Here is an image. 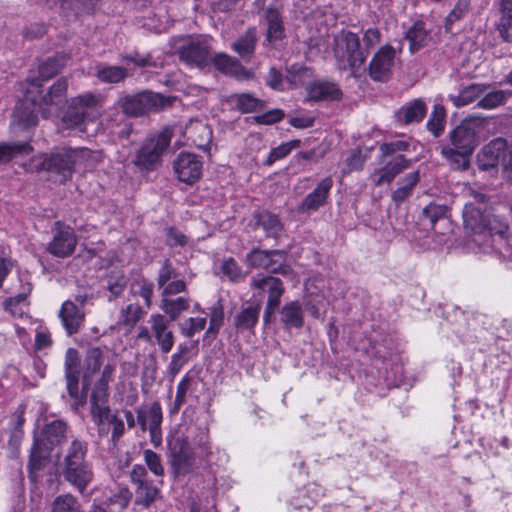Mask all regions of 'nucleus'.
<instances>
[{
	"mask_svg": "<svg viewBox=\"0 0 512 512\" xmlns=\"http://www.w3.org/2000/svg\"><path fill=\"white\" fill-rule=\"evenodd\" d=\"M64 64V56L49 58L39 66L38 77L27 80L24 99L14 112L15 120L21 122L25 128L36 125V109L43 118H49L59 111L67 90V81L65 79L57 80L43 97H40V87L42 82L56 75Z\"/></svg>",
	"mask_w": 512,
	"mask_h": 512,
	"instance_id": "1",
	"label": "nucleus"
},
{
	"mask_svg": "<svg viewBox=\"0 0 512 512\" xmlns=\"http://www.w3.org/2000/svg\"><path fill=\"white\" fill-rule=\"evenodd\" d=\"M102 161L99 151L88 148H63L50 156H39L32 159L29 169L54 172L62 181L71 178L73 173H85L94 170Z\"/></svg>",
	"mask_w": 512,
	"mask_h": 512,
	"instance_id": "2",
	"label": "nucleus"
},
{
	"mask_svg": "<svg viewBox=\"0 0 512 512\" xmlns=\"http://www.w3.org/2000/svg\"><path fill=\"white\" fill-rule=\"evenodd\" d=\"M363 41L366 48L360 47L359 37L350 31H342L334 37L333 53L340 69H349L355 77L364 71L369 49L380 41V32L376 28L365 31Z\"/></svg>",
	"mask_w": 512,
	"mask_h": 512,
	"instance_id": "3",
	"label": "nucleus"
},
{
	"mask_svg": "<svg viewBox=\"0 0 512 512\" xmlns=\"http://www.w3.org/2000/svg\"><path fill=\"white\" fill-rule=\"evenodd\" d=\"M468 193L473 197V201L465 204L463 210V221L465 228L479 237L483 235V240L488 237V233H493L498 229L499 219L491 215L485 203V196L472 189Z\"/></svg>",
	"mask_w": 512,
	"mask_h": 512,
	"instance_id": "4",
	"label": "nucleus"
},
{
	"mask_svg": "<svg viewBox=\"0 0 512 512\" xmlns=\"http://www.w3.org/2000/svg\"><path fill=\"white\" fill-rule=\"evenodd\" d=\"M99 100L91 93L71 99L70 105L62 122L65 128L86 131V126L95 122L100 116Z\"/></svg>",
	"mask_w": 512,
	"mask_h": 512,
	"instance_id": "5",
	"label": "nucleus"
},
{
	"mask_svg": "<svg viewBox=\"0 0 512 512\" xmlns=\"http://www.w3.org/2000/svg\"><path fill=\"white\" fill-rule=\"evenodd\" d=\"M91 414L100 435H108L111 430L114 442L123 436L125 431L124 422L116 414L111 413L107 406L105 389H98L96 392H92Z\"/></svg>",
	"mask_w": 512,
	"mask_h": 512,
	"instance_id": "6",
	"label": "nucleus"
},
{
	"mask_svg": "<svg viewBox=\"0 0 512 512\" xmlns=\"http://www.w3.org/2000/svg\"><path fill=\"white\" fill-rule=\"evenodd\" d=\"M66 437V424L60 420H53L46 424L39 437L35 438L30 455V466L39 469L41 460L48 457L54 447L58 446Z\"/></svg>",
	"mask_w": 512,
	"mask_h": 512,
	"instance_id": "7",
	"label": "nucleus"
},
{
	"mask_svg": "<svg viewBox=\"0 0 512 512\" xmlns=\"http://www.w3.org/2000/svg\"><path fill=\"white\" fill-rule=\"evenodd\" d=\"M171 141V132L166 129L157 136L147 139L138 150L134 164L144 170L154 169L161 161L163 152Z\"/></svg>",
	"mask_w": 512,
	"mask_h": 512,
	"instance_id": "8",
	"label": "nucleus"
},
{
	"mask_svg": "<svg viewBox=\"0 0 512 512\" xmlns=\"http://www.w3.org/2000/svg\"><path fill=\"white\" fill-rule=\"evenodd\" d=\"M211 38L197 36L189 38L179 47L178 53L181 61L192 67H205L211 63Z\"/></svg>",
	"mask_w": 512,
	"mask_h": 512,
	"instance_id": "9",
	"label": "nucleus"
},
{
	"mask_svg": "<svg viewBox=\"0 0 512 512\" xmlns=\"http://www.w3.org/2000/svg\"><path fill=\"white\" fill-rule=\"evenodd\" d=\"M169 104V99L158 93L148 91L133 96H126L120 100L123 112L130 116H139L163 108Z\"/></svg>",
	"mask_w": 512,
	"mask_h": 512,
	"instance_id": "10",
	"label": "nucleus"
},
{
	"mask_svg": "<svg viewBox=\"0 0 512 512\" xmlns=\"http://www.w3.org/2000/svg\"><path fill=\"white\" fill-rule=\"evenodd\" d=\"M253 290H257L260 296L267 294V304L265 308L264 320L269 318L278 309L282 295L284 294V286L279 278L273 276L253 277L250 284Z\"/></svg>",
	"mask_w": 512,
	"mask_h": 512,
	"instance_id": "11",
	"label": "nucleus"
},
{
	"mask_svg": "<svg viewBox=\"0 0 512 512\" xmlns=\"http://www.w3.org/2000/svg\"><path fill=\"white\" fill-rule=\"evenodd\" d=\"M203 163L199 156L182 152L173 161V170L177 179L186 184H193L202 175Z\"/></svg>",
	"mask_w": 512,
	"mask_h": 512,
	"instance_id": "12",
	"label": "nucleus"
},
{
	"mask_svg": "<svg viewBox=\"0 0 512 512\" xmlns=\"http://www.w3.org/2000/svg\"><path fill=\"white\" fill-rule=\"evenodd\" d=\"M77 245V237L74 230L61 222H56L54 235L48 244L47 250L56 257L65 258L70 256Z\"/></svg>",
	"mask_w": 512,
	"mask_h": 512,
	"instance_id": "13",
	"label": "nucleus"
},
{
	"mask_svg": "<svg viewBox=\"0 0 512 512\" xmlns=\"http://www.w3.org/2000/svg\"><path fill=\"white\" fill-rule=\"evenodd\" d=\"M284 254L280 251H263L254 249L246 256V263L251 268H262L271 273L286 274L287 267L283 265Z\"/></svg>",
	"mask_w": 512,
	"mask_h": 512,
	"instance_id": "14",
	"label": "nucleus"
},
{
	"mask_svg": "<svg viewBox=\"0 0 512 512\" xmlns=\"http://www.w3.org/2000/svg\"><path fill=\"white\" fill-rule=\"evenodd\" d=\"M396 52L391 46L381 47L372 57L369 74L373 80L383 81L389 78L395 64Z\"/></svg>",
	"mask_w": 512,
	"mask_h": 512,
	"instance_id": "15",
	"label": "nucleus"
},
{
	"mask_svg": "<svg viewBox=\"0 0 512 512\" xmlns=\"http://www.w3.org/2000/svg\"><path fill=\"white\" fill-rule=\"evenodd\" d=\"M478 123L473 120H465L451 133V143L455 149L464 151V154H472L477 146Z\"/></svg>",
	"mask_w": 512,
	"mask_h": 512,
	"instance_id": "16",
	"label": "nucleus"
},
{
	"mask_svg": "<svg viewBox=\"0 0 512 512\" xmlns=\"http://www.w3.org/2000/svg\"><path fill=\"white\" fill-rule=\"evenodd\" d=\"M474 242L481 245L484 253H494L499 258L512 261V244L503 231L496 229L493 233L489 232L483 242L477 238Z\"/></svg>",
	"mask_w": 512,
	"mask_h": 512,
	"instance_id": "17",
	"label": "nucleus"
},
{
	"mask_svg": "<svg viewBox=\"0 0 512 512\" xmlns=\"http://www.w3.org/2000/svg\"><path fill=\"white\" fill-rule=\"evenodd\" d=\"M151 334L163 353L171 351L174 345V334L169 328L170 321L160 313H154L149 319Z\"/></svg>",
	"mask_w": 512,
	"mask_h": 512,
	"instance_id": "18",
	"label": "nucleus"
},
{
	"mask_svg": "<svg viewBox=\"0 0 512 512\" xmlns=\"http://www.w3.org/2000/svg\"><path fill=\"white\" fill-rule=\"evenodd\" d=\"M507 144L502 138H497L485 145L478 153L477 162L479 168L488 170L498 165L506 152Z\"/></svg>",
	"mask_w": 512,
	"mask_h": 512,
	"instance_id": "19",
	"label": "nucleus"
},
{
	"mask_svg": "<svg viewBox=\"0 0 512 512\" xmlns=\"http://www.w3.org/2000/svg\"><path fill=\"white\" fill-rule=\"evenodd\" d=\"M169 447L177 472L187 473L190 471L194 456L187 441L184 438L175 437L169 441Z\"/></svg>",
	"mask_w": 512,
	"mask_h": 512,
	"instance_id": "20",
	"label": "nucleus"
},
{
	"mask_svg": "<svg viewBox=\"0 0 512 512\" xmlns=\"http://www.w3.org/2000/svg\"><path fill=\"white\" fill-rule=\"evenodd\" d=\"M63 476L67 482L83 492L93 479L90 463L63 466Z\"/></svg>",
	"mask_w": 512,
	"mask_h": 512,
	"instance_id": "21",
	"label": "nucleus"
},
{
	"mask_svg": "<svg viewBox=\"0 0 512 512\" xmlns=\"http://www.w3.org/2000/svg\"><path fill=\"white\" fill-rule=\"evenodd\" d=\"M62 324L69 335L77 333L83 325L85 313L74 302L67 300L59 312Z\"/></svg>",
	"mask_w": 512,
	"mask_h": 512,
	"instance_id": "22",
	"label": "nucleus"
},
{
	"mask_svg": "<svg viewBox=\"0 0 512 512\" xmlns=\"http://www.w3.org/2000/svg\"><path fill=\"white\" fill-rule=\"evenodd\" d=\"M407 167L408 162L402 155H399L394 157L383 168L375 170L371 174L370 179L375 186H381L385 183L389 184L399 173H401Z\"/></svg>",
	"mask_w": 512,
	"mask_h": 512,
	"instance_id": "23",
	"label": "nucleus"
},
{
	"mask_svg": "<svg viewBox=\"0 0 512 512\" xmlns=\"http://www.w3.org/2000/svg\"><path fill=\"white\" fill-rule=\"evenodd\" d=\"M331 187L332 180L330 178L323 179L315 190L306 196L299 210L302 212H310L319 209V207L325 203Z\"/></svg>",
	"mask_w": 512,
	"mask_h": 512,
	"instance_id": "24",
	"label": "nucleus"
},
{
	"mask_svg": "<svg viewBox=\"0 0 512 512\" xmlns=\"http://www.w3.org/2000/svg\"><path fill=\"white\" fill-rule=\"evenodd\" d=\"M339 87L331 82H315L307 86V96L313 101H332L341 97Z\"/></svg>",
	"mask_w": 512,
	"mask_h": 512,
	"instance_id": "25",
	"label": "nucleus"
},
{
	"mask_svg": "<svg viewBox=\"0 0 512 512\" xmlns=\"http://www.w3.org/2000/svg\"><path fill=\"white\" fill-rule=\"evenodd\" d=\"M267 33L266 41L276 46L277 42L284 37V27L278 10L269 8L266 11Z\"/></svg>",
	"mask_w": 512,
	"mask_h": 512,
	"instance_id": "26",
	"label": "nucleus"
},
{
	"mask_svg": "<svg viewBox=\"0 0 512 512\" xmlns=\"http://www.w3.org/2000/svg\"><path fill=\"white\" fill-rule=\"evenodd\" d=\"M426 114V106L421 100H414L403 106L397 113L396 118L400 123L411 124L419 122Z\"/></svg>",
	"mask_w": 512,
	"mask_h": 512,
	"instance_id": "27",
	"label": "nucleus"
},
{
	"mask_svg": "<svg viewBox=\"0 0 512 512\" xmlns=\"http://www.w3.org/2000/svg\"><path fill=\"white\" fill-rule=\"evenodd\" d=\"M281 322L287 328H300L303 325L302 307L299 302L292 301L285 304L281 311Z\"/></svg>",
	"mask_w": 512,
	"mask_h": 512,
	"instance_id": "28",
	"label": "nucleus"
},
{
	"mask_svg": "<svg viewBox=\"0 0 512 512\" xmlns=\"http://www.w3.org/2000/svg\"><path fill=\"white\" fill-rule=\"evenodd\" d=\"M163 415L161 405L158 402H153L147 410H139L137 414L138 423L141 425L143 431L148 428L160 427Z\"/></svg>",
	"mask_w": 512,
	"mask_h": 512,
	"instance_id": "29",
	"label": "nucleus"
},
{
	"mask_svg": "<svg viewBox=\"0 0 512 512\" xmlns=\"http://www.w3.org/2000/svg\"><path fill=\"white\" fill-rule=\"evenodd\" d=\"M311 78L312 72L310 69L298 64L292 65L287 71L286 89L307 85Z\"/></svg>",
	"mask_w": 512,
	"mask_h": 512,
	"instance_id": "30",
	"label": "nucleus"
},
{
	"mask_svg": "<svg viewBox=\"0 0 512 512\" xmlns=\"http://www.w3.org/2000/svg\"><path fill=\"white\" fill-rule=\"evenodd\" d=\"M486 86L482 84H472L463 88L458 95H450V100L454 103L455 106H465L476 99H478L481 95L485 94Z\"/></svg>",
	"mask_w": 512,
	"mask_h": 512,
	"instance_id": "31",
	"label": "nucleus"
},
{
	"mask_svg": "<svg viewBox=\"0 0 512 512\" xmlns=\"http://www.w3.org/2000/svg\"><path fill=\"white\" fill-rule=\"evenodd\" d=\"M185 134L189 135V138L195 146L203 149L211 140L210 129L207 125L199 121L191 122L186 128Z\"/></svg>",
	"mask_w": 512,
	"mask_h": 512,
	"instance_id": "32",
	"label": "nucleus"
},
{
	"mask_svg": "<svg viewBox=\"0 0 512 512\" xmlns=\"http://www.w3.org/2000/svg\"><path fill=\"white\" fill-rule=\"evenodd\" d=\"M497 30L505 41L512 39V0L501 1V17L497 23Z\"/></svg>",
	"mask_w": 512,
	"mask_h": 512,
	"instance_id": "33",
	"label": "nucleus"
},
{
	"mask_svg": "<svg viewBox=\"0 0 512 512\" xmlns=\"http://www.w3.org/2000/svg\"><path fill=\"white\" fill-rule=\"evenodd\" d=\"M419 172L408 173L401 181L400 186L393 192L392 199L396 204L404 202L413 191L415 185L419 182Z\"/></svg>",
	"mask_w": 512,
	"mask_h": 512,
	"instance_id": "34",
	"label": "nucleus"
},
{
	"mask_svg": "<svg viewBox=\"0 0 512 512\" xmlns=\"http://www.w3.org/2000/svg\"><path fill=\"white\" fill-rule=\"evenodd\" d=\"M160 308L169 316V321H174L183 311L189 308V300L184 297H178L176 299L163 297Z\"/></svg>",
	"mask_w": 512,
	"mask_h": 512,
	"instance_id": "35",
	"label": "nucleus"
},
{
	"mask_svg": "<svg viewBox=\"0 0 512 512\" xmlns=\"http://www.w3.org/2000/svg\"><path fill=\"white\" fill-rule=\"evenodd\" d=\"M211 62L219 71L225 74L238 76L243 71V67L237 60L224 53H218L211 57Z\"/></svg>",
	"mask_w": 512,
	"mask_h": 512,
	"instance_id": "36",
	"label": "nucleus"
},
{
	"mask_svg": "<svg viewBox=\"0 0 512 512\" xmlns=\"http://www.w3.org/2000/svg\"><path fill=\"white\" fill-rule=\"evenodd\" d=\"M87 446L84 442L74 440L67 450L63 466L78 465L88 463L86 460Z\"/></svg>",
	"mask_w": 512,
	"mask_h": 512,
	"instance_id": "37",
	"label": "nucleus"
},
{
	"mask_svg": "<svg viewBox=\"0 0 512 512\" xmlns=\"http://www.w3.org/2000/svg\"><path fill=\"white\" fill-rule=\"evenodd\" d=\"M256 220L257 225L264 230L267 237L276 238L282 230V224L278 217L269 212L258 214Z\"/></svg>",
	"mask_w": 512,
	"mask_h": 512,
	"instance_id": "38",
	"label": "nucleus"
},
{
	"mask_svg": "<svg viewBox=\"0 0 512 512\" xmlns=\"http://www.w3.org/2000/svg\"><path fill=\"white\" fill-rule=\"evenodd\" d=\"M256 42L257 37L255 29H249L244 35H242L238 40H236L233 43L232 48L241 57H246L253 54Z\"/></svg>",
	"mask_w": 512,
	"mask_h": 512,
	"instance_id": "39",
	"label": "nucleus"
},
{
	"mask_svg": "<svg viewBox=\"0 0 512 512\" xmlns=\"http://www.w3.org/2000/svg\"><path fill=\"white\" fill-rule=\"evenodd\" d=\"M96 76L104 83H118L126 78L127 72L120 66L100 65L97 68Z\"/></svg>",
	"mask_w": 512,
	"mask_h": 512,
	"instance_id": "40",
	"label": "nucleus"
},
{
	"mask_svg": "<svg viewBox=\"0 0 512 512\" xmlns=\"http://www.w3.org/2000/svg\"><path fill=\"white\" fill-rule=\"evenodd\" d=\"M103 363V354L99 348H92L88 351L85 359L84 383L89 384V378L96 373Z\"/></svg>",
	"mask_w": 512,
	"mask_h": 512,
	"instance_id": "41",
	"label": "nucleus"
},
{
	"mask_svg": "<svg viewBox=\"0 0 512 512\" xmlns=\"http://www.w3.org/2000/svg\"><path fill=\"white\" fill-rule=\"evenodd\" d=\"M446 212L445 206L431 203L423 209L422 221H427V225L434 228L438 221H446Z\"/></svg>",
	"mask_w": 512,
	"mask_h": 512,
	"instance_id": "42",
	"label": "nucleus"
},
{
	"mask_svg": "<svg viewBox=\"0 0 512 512\" xmlns=\"http://www.w3.org/2000/svg\"><path fill=\"white\" fill-rule=\"evenodd\" d=\"M407 39L410 42V50L414 52L422 47L428 38L427 32L422 22H416L406 34Z\"/></svg>",
	"mask_w": 512,
	"mask_h": 512,
	"instance_id": "43",
	"label": "nucleus"
},
{
	"mask_svg": "<svg viewBox=\"0 0 512 512\" xmlns=\"http://www.w3.org/2000/svg\"><path fill=\"white\" fill-rule=\"evenodd\" d=\"M191 385L192 378L186 374L177 385L176 396L170 408V414L175 415L179 412L181 406L185 403L186 395L190 391Z\"/></svg>",
	"mask_w": 512,
	"mask_h": 512,
	"instance_id": "44",
	"label": "nucleus"
},
{
	"mask_svg": "<svg viewBox=\"0 0 512 512\" xmlns=\"http://www.w3.org/2000/svg\"><path fill=\"white\" fill-rule=\"evenodd\" d=\"M131 499V493L126 488H121L117 495L110 499V505L114 509L106 510L103 506H95L91 512H120L124 509Z\"/></svg>",
	"mask_w": 512,
	"mask_h": 512,
	"instance_id": "45",
	"label": "nucleus"
},
{
	"mask_svg": "<svg viewBox=\"0 0 512 512\" xmlns=\"http://www.w3.org/2000/svg\"><path fill=\"white\" fill-rule=\"evenodd\" d=\"M442 154L450 161L451 165L456 169H465L468 167L469 158L472 154H464V151L455 149L454 147L443 148Z\"/></svg>",
	"mask_w": 512,
	"mask_h": 512,
	"instance_id": "46",
	"label": "nucleus"
},
{
	"mask_svg": "<svg viewBox=\"0 0 512 512\" xmlns=\"http://www.w3.org/2000/svg\"><path fill=\"white\" fill-rule=\"evenodd\" d=\"M79 504L77 499L70 495H60L52 503L51 512H78Z\"/></svg>",
	"mask_w": 512,
	"mask_h": 512,
	"instance_id": "47",
	"label": "nucleus"
},
{
	"mask_svg": "<svg viewBox=\"0 0 512 512\" xmlns=\"http://www.w3.org/2000/svg\"><path fill=\"white\" fill-rule=\"evenodd\" d=\"M209 310L210 322L206 331V337L212 336L214 338L223 324L224 311L219 303L213 305Z\"/></svg>",
	"mask_w": 512,
	"mask_h": 512,
	"instance_id": "48",
	"label": "nucleus"
},
{
	"mask_svg": "<svg viewBox=\"0 0 512 512\" xmlns=\"http://www.w3.org/2000/svg\"><path fill=\"white\" fill-rule=\"evenodd\" d=\"M259 307L249 306L243 309L237 316L236 325L242 329L252 328L258 321Z\"/></svg>",
	"mask_w": 512,
	"mask_h": 512,
	"instance_id": "49",
	"label": "nucleus"
},
{
	"mask_svg": "<svg viewBox=\"0 0 512 512\" xmlns=\"http://www.w3.org/2000/svg\"><path fill=\"white\" fill-rule=\"evenodd\" d=\"M445 116L444 107L439 104L435 105L431 117L427 122L428 129L432 131L435 136H438L444 130Z\"/></svg>",
	"mask_w": 512,
	"mask_h": 512,
	"instance_id": "50",
	"label": "nucleus"
},
{
	"mask_svg": "<svg viewBox=\"0 0 512 512\" xmlns=\"http://www.w3.org/2000/svg\"><path fill=\"white\" fill-rule=\"evenodd\" d=\"M31 292L30 284H26L22 288V292L17 294L14 297L7 299L4 302L5 309L8 310L11 314L16 315L18 313H22L21 307L25 305V300L27 295Z\"/></svg>",
	"mask_w": 512,
	"mask_h": 512,
	"instance_id": "51",
	"label": "nucleus"
},
{
	"mask_svg": "<svg viewBox=\"0 0 512 512\" xmlns=\"http://www.w3.org/2000/svg\"><path fill=\"white\" fill-rule=\"evenodd\" d=\"M31 151V147L27 143L19 144H7L0 143V161H7L16 154H28Z\"/></svg>",
	"mask_w": 512,
	"mask_h": 512,
	"instance_id": "52",
	"label": "nucleus"
},
{
	"mask_svg": "<svg viewBox=\"0 0 512 512\" xmlns=\"http://www.w3.org/2000/svg\"><path fill=\"white\" fill-rule=\"evenodd\" d=\"M158 495V489L150 484L149 482H145L143 484L137 485L136 489V502L143 504L144 506H148L151 502L155 500Z\"/></svg>",
	"mask_w": 512,
	"mask_h": 512,
	"instance_id": "53",
	"label": "nucleus"
},
{
	"mask_svg": "<svg viewBox=\"0 0 512 512\" xmlns=\"http://www.w3.org/2000/svg\"><path fill=\"white\" fill-rule=\"evenodd\" d=\"M506 99V93L502 90H496L486 93L478 102V106L483 109H494L503 104Z\"/></svg>",
	"mask_w": 512,
	"mask_h": 512,
	"instance_id": "54",
	"label": "nucleus"
},
{
	"mask_svg": "<svg viewBox=\"0 0 512 512\" xmlns=\"http://www.w3.org/2000/svg\"><path fill=\"white\" fill-rule=\"evenodd\" d=\"M206 322L205 316L190 317L181 324V331L185 336L192 337L205 328Z\"/></svg>",
	"mask_w": 512,
	"mask_h": 512,
	"instance_id": "55",
	"label": "nucleus"
},
{
	"mask_svg": "<svg viewBox=\"0 0 512 512\" xmlns=\"http://www.w3.org/2000/svg\"><path fill=\"white\" fill-rule=\"evenodd\" d=\"M299 144L300 141L294 140L272 149L266 160V164L272 165L274 162L286 157L294 148L298 147Z\"/></svg>",
	"mask_w": 512,
	"mask_h": 512,
	"instance_id": "56",
	"label": "nucleus"
},
{
	"mask_svg": "<svg viewBox=\"0 0 512 512\" xmlns=\"http://www.w3.org/2000/svg\"><path fill=\"white\" fill-rule=\"evenodd\" d=\"M144 461L149 470L155 476H162L164 474V468L161 463L160 456L150 449L144 451Z\"/></svg>",
	"mask_w": 512,
	"mask_h": 512,
	"instance_id": "57",
	"label": "nucleus"
},
{
	"mask_svg": "<svg viewBox=\"0 0 512 512\" xmlns=\"http://www.w3.org/2000/svg\"><path fill=\"white\" fill-rule=\"evenodd\" d=\"M221 270L223 274L232 281L240 280L245 276L233 258L224 260L221 265Z\"/></svg>",
	"mask_w": 512,
	"mask_h": 512,
	"instance_id": "58",
	"label": "nucleus"
},
{
	"mask_svg": "<svg viewBox=\"0 0 512 512\" xmlns=\"http://www.w3.org/2000/svg\"><path fill=\"white\" fill-rule=\"evenodd\" d=\"M143 315V311L138 304H129L121 311V321L127 325L133 326Z\"/></svg>",
	"mask_w": 512,
	"mask_h": 512,
	"instance_id": "59",
	"label": "nucleus"
},
{
	"mask_svg": "<svg viewBox=\"0 0 512 512\" xmlns=\"http://www.w3.org/2000/svg\"><path fill=\"white\" fill-rule=\"evenodd\" d=\"M13 263L10 259V250L5 245H0V287L6 276L12 270Z\"/></svg>",
	"mask_w": 512,
	"mask_h": 512,
	"instance_id": "60",
	"label": "nucleus"
},
{
	"mask_svg": "<svg viewBox=\"0 0 512 512\" xmlns=\"http://www.w3.org/2000/svg\"><path fill=\"white\" fill-rule=\"evenodd\" d=\"M366 154H363L361 150H356L346 159V167L344 168L345 173H350L354 170H360L366 160Z\"/></svg>",
	"mask_w": 512,
	"mask_h": 512,
	"instance_id": "61",
	"label": "nucleus"
},
{
	"mask_svg": "<svg viewBox=\"0 0 512 512\" xmlns=\"http://www.w3.org/2000/svg\"><path fill=\"white\" fill-rule=\"evenodd\" d=\"M237 107L242 112H252L260 107V101L250 94H242L237 98Z\"/></svg>",
	"mask_w": 512,
	"mask_h": 512,
	"instance_id": "62",
	"label": "nucleus"
},
{
	"mask_svg": "<svg viewBox=\"0 0 512 512\" xmlns=\"http://www.w3.org/2000/svg\"><path fill=\"white\" fill-rule=\"evenodd\" d=\"M160 288L163 289L162 295L163 297H167L169 295L178 294L183 292L186 288L185 282L178 276L177 278L170 280L165 285H160Z\"/></svg>",
	"mask_w": 512,
	"mask_h": 512,
	"instance_id": "63",
	"label": "nucleus"
},
{
	"mask_svg": "<svg viewBox=\"0 0 512 512\" xmlns=\"http://www.w3.org/2000/svg\"><path fill=\"white\" fill-rule=\"evenodd\" d=\"M126 278L122 273H117L108 279V289L113 296L119 295L126 286Z\"/></svg>",
	"mask_w": 512,
	"mask_h": 512,
	"instance_id": "64",
	"label": "nucleus"
}]
</instances>
